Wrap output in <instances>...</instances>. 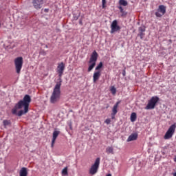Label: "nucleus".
Listing matches in <instances>:
<instances>
[{
	"label": "nucleus",
	"mask_w": 176,
	"mask_h": 176,
	"mask_svg": "<svg viewBox=\"0 0 176 176\" xmlns=\"http://www.w3.org/2000/svg\"><path fill=\"white\" fill-rule=\"evenodd\" d=\"M173 176H176V173H174Z\"/></svg>",
	"instance_id": "nucleus-37"
},
{
	"label": "nucleus",
	"mask_w": 176,
	"mask_h": 176,
	"mask_svg": "<svg viewBox=\"0 0 176 176\" xmlns=\"http://www.w3.org/2000/svg\"><path fill=\"white\" fill-rule=\"evenodd\" d=\"M144 32H139L138 36H140V39H144V36H145Z\"/></svg>",
	"instance_id": "nucleus-24"
},
{
	"label": "nucleus",
	"mask_w": 176,
	"mask_h": 176,
	"mask_svg": "<svg viewBox=\"0 0 176 176\" xmlns=\"http://www.w3.org/2000/svg\"><path fill=\"white\" fill-rule=\"evenodd\" d=\"M45 47L47 49V47H49L47 45H45Z\"/></svg>",
	"instance_id": "nucleus-38"
},
{
	"label": "nucleus",
	"mask_w": 176,
	"mask_h": 176,
	"mask_svg": "<svg viewBox=\"0 0 176 176\" xmlns=\"http://www.w3.org/2000/svg\"><path fill=\"white\" fill-rule=\"evenodd\" d=\"M3 124L4 127H6V126H10V120H4L3 121Z\"/></svg>",
	"instance_id": "nucleus-21"
},
{
	"label": "nucleus",
	"mask_w": 176,
	"mask_h": 176,
	"mask_svg": "<svg viewBox=\"0 0 176 176\" xmlns=\"http://www.w3.org/2000/svg\"><path fill=\"white\" fill-rule=\"evenodd\" d=\"M106 153H107V155H110V153L111 155H113L115 153L113 152V148L111 147V146H108L106 148Z\"/></svg>",
	"instance_id": "nucleus-18"
},
{
	"label": "nucleus",
	"mask_w": 176,
	"mask_h": 176,
	"mask_svg": "<svg viewBox=\"0 0 176 176\" xmlns=\"http://www.w3.org/2000/svg\"><path fill=\"white\" fill-rule=\"evenodd\" d=\"M119 104H120V101L117 102L112 109V113L111 115L115 116L116 113H118V107H119Z\"/></svg>",
	"instance_id": "nucleus-14"
},
{
	"label": "nucleus",
	"mask_w": 176,
	"mask_h": 176,
	"mask_svg": "<svg viewBox=\"0 0 176 176\" xmlns=\"http://www.w3.org/2000/svg\"><path fill=\"white\" fill-rule=\"evenodd\" d=\"M122 75L123 76H126V70H123Z\"/></svg>",
	"instance_id": "nucleus-32"
},
{
	"label": "nucleus",
	"mask_w": 176,
	"mask_h": 176,
	"mask_svg": "<svg viewBox=\"0 0 176 176\" xmlns=\"http://www.w3.org/2000/svg\"><path fill=\"white\" fill-rule=\"evenodd\" d=\"M102 62H100V63L98 65V67H96V71H100V69H101V68H102Z\"/></svg>",
	"instance_id": "nucleus-22"
},
{
	"label": "nucleus",
	"mask_w": 176,
	"mask_h": 176,
	"mask_svg": "<svg viewBox=\"0 0 176 176\" xmlns=\"http://www.w3.org/2000/svg\"><path fill=\"white\" fill-rule=\"evenodd\" d=\"M166 7L164 5H160L158 7L157 12H155L156 17H162L164 14H166Z\"/></svg>",
	"instance_id": "nucleus-8"
},
{
	"label": "nucleus",
	"mask_w": 176,
	"mask_h": 176,
	"mask_svg": "<svg viewBox=\"0 0 176 176\" xmlns=\"http://www.w3.org/2000/svg\"><path fill=\"white\" fill-rule=\"evenodd\" d=\"M138 31L139 32H145V26H140Z\"/></svg>",
	"instance_id": "nucleus-26"
},
{
	"label": "nucleus",
	"mask_w": 176,
	"mask_h": 176,
	"mask_svg": "<svg viewBox=\"0 0 176 176\" xmlns=\"http://www.w3.org/2000/svg\"><path fill=\"white\" fill-rule=\"evenodd\" d=\"M0 28H1V23H0Z\"/></svg>",
	"instance_id": "nucleus-39"
},
{
	"label": "nucleus",
	"mask_w": 176,
	"mask_h": 176,
	"mask_svg": "<svg viewBox=\"0 0 176 176\" xmlns=\"http://www.w3.org/2000/svg\"><path fill=\"white\" fill-rule=\"evenodd\" d=\"M100 167V157L96 158L94 164L91 166L89 169V174L91 175H94V174H97V171H98V168Z\"/></svg>",
	"instance_id": "nucleus-7"
},
{
	"label": "nucleus",
	"mask_w": 176,
	"mask_h": 176,
	"mask_svg": "<svg viewBox=\"0 0 176 176\" xmlns=\"http://www.w3.org/2000/svg\"><path fill=\"white\" fill-rule=\"evenodd\" d=\"M79 19V16L76 17V20H78Z\"/></svg>",
	"instance_id": "nucleus-35"
},
{
	"label": "nucleus",
	"mask_w": 176,
	"mask_h": 176,
	"mask_svg": "<svg viewBox=\"0 0 176 176\" xmlns=\"http://www.w3.org/2000/svg\"><path fill=\"white\" fill-rule=\"evenodd\" d=\"M69 127L70 129V130H72V122H69Z\"/></svg>",
	"instance_id": "nucleus-29"
},
{
	"label": "nucleus",
	"mask_w": 176,
	"mask_h": 176,
	"mask_svg": "<svg viewBox=\"0 0 176 176\" xmlns=\"http://www.w3.org/2000/svg\"><path fill=\"white\" fill-rule=\"evenodd\" d=\"M65 69V65L64 63H60L58 64L57 67V72L58 74L59 78H61L63 76V74H64V70Z\"/></svg>",
	"instance_id": "nucleus-11"
},
{
	"label": "nucleus",
	"mask_w": 176,
	"mask_h": 176,
	"mask_svg": "<svg viewBox=\"0 0 176 176\" xmlns=\"http://www.w3.org/2000/svg\"><path fill=\"white\" fill-rule=\"evenodd\" d=\"M14 65H15V70L16 74H20L21 72V69L23 68V57L19 56L14 59Z\"/></svg>",
	"instance_id": "nucleus-4"
},
{
	"label": "nucleus",
	"mask_w": 176,
	"mask_h": 176,
	"mask_svg": "<svg viewBox=\"0 0 176 176\" xmlns=\"http://www.w3.org/2000/svg\"><path fill=\"white\" fill-rule=\"evenodd\" d=\"M59 134H60V131H54L53 132L52 141V146H53V145H54V142H56V140H57V137H58Z\"/></svg>",
	"instance_id": "nucleus-13"
},
{
	"label": "nucleus",
	"mask_w": 176,
	"mask_h": 176,
	"mask_svg": "<svg viewBox=\"0 0 176 176\" xmlns=\"http://www.w3.org/2000/svg\"><path fill=\"white\" fill-rule=\"evenodd\" d=\"M118 9L120 10V13H122V17H126V16H127V12L124 11V10H123V7L122 6H119Z\"/></svg>",
	"instance_id": "nucleus-17"
},
{
	"label": "nucleus",
	"mask_w": 176,
	"mask_h": 176,
	"mask_svg": "<svg viewBox=\"0 0 176 176\" xmlns=\"http://www.w3.org/2000/svg\"><path fill=\"white\" fill-rule=\"evenodd\" d=\"M28 172L27 171V168L23 167L19 171V176H28Z\"/></svg>",
	"instance_id": "nucleus-16"
},
{
	"label": "nucleus",
	"mask_w": 176,
	"mask_h": 176,
	"mask_svg": "<svg viewBox=\"0 0 176 176\" xmlns=\"http://www.w3.org/2000/svg\"><path fill=\"white\" fill-rule=\"evenodd\" d=\"M111 34L120 31V27L118 25V21L114 20L111 25Z\"/></svg>",
	"instance_id": "nucleus-10"
},
{
	"label": "nucleus",
	"mask_w": 176,
	"mask_h": 176,
	"mask_svg": "<svg viewBox=\"0 0 176 176\" xmlns=\"http://www.w3.org/2000/svg\"><path fill=\"white\" fill-rule=\"evenodd\" d=\"M62 82L61 78H60L59 82H56L50 97V101L51 104H56V102H58V101H60V97L61 96V91L60 89L61 88Z\"/></svg>",
	"instance_id": "nucleus-2"
},
{
	"label": "nucleus",
	"mask_w": 176,
	"mask_h": 176,
	"mask_svg": "<svg viewBox=\"0 0 176 176\" xmlns=\"http://www.w3.org/2000/svg\"><path fill=\"white\" fill-rule=\"evenodd\" d=\"M44 12H45V13H48V12H49V8H45V9H44Z\"/></svg>",
	"instance_id": "nucleus-31"
},
{
	"label": "nucleus",
	"mask_w": 176,
	"mask_h": 176,
	"mask_svg": "<svg viewBox=\"0 0 176 176\" xmlns=\"http://www.w3.org/2000/svg\"><path fill=\"white\" fill-rule=\"evenodd\" d=\"M104 123H107V124H111V119L108 118L104 121Z\"/></svg>",
	"instance_id": "nucleus-28"
},
{
	"label": "nucleus",
	"mask_w": 176,
	"mask_h": 176,
	"mask_svg": "<svg viewBox=\"0 0 176 176\" xmlns=\"http://www.w3.org/2000/svg\"><path fill=\"white\" fill-rule=\"evenodd\" d=\"M100 76H101V72L98 71V72L94 73V76H93L94 83L97 82V80H98L100 79Z\"/></svg>",
	"instance_id": "nucleus-12"
},
{
	"label": "nucleus",
	"mask_w": 176,
	"mask_h": 176,
	"mask_svg": "<svg viewBox=\"0 0 176 176\" xmlns=\"http://www.w3.org/2000/svg\"><path fill=\"white\" fill-rule=\"evenodd\" d=\"M106 108H107V109L109 108V104H107V106Z\"/></svg>",
	"instance_id": "nucleus-34"
},
{
	"label": "nucleus",
	"mask_w": 176,
	"mask_h": 176,
	"mask_svg": "<svg viewBox=\"0 0 176 176\" xmlns=\"http://www.w3.org/2000/svg\"><path fill=\"white\" fill-rule=\"evenodd\" d=\"M159 102V97L153 96L148 101L145 109H155V107H156V104Z\"/></svg>",
	"instance_id": "nucleus-5"
},
{
	"label": "nucleus",
	"mask_w": 176,
	"mask_h": 176,
	"mask_svg": "<svg viewBox=\"0 0 176 176\" xmlns=\"http://www.w3.org/2000/svg\"><path fill=\"white\" fill-rule=\"evenodd\" d=\"M79 24H80V25H83V22H82V19H80L79 20Z\"/></svg>",
	"instance_id": "nucleus-30"
},
{
	"label": "nucleus",
	"mask_w": 176,
	"mask_h": 176,
	"mask_svg": "<svg viewBox=\"0 0 176 176\" xmlns=\"http://www.w3.org/2000/svg\"><path fill=\"white\" fill-rule=\"evenodd\" d=\"M44 0H32V3L36 10H39V9H42V6H43Z\"/></svg>",
	"instance_id": "nucleus-9"
},
{
	"label": "nucleus",
	"mask_w": 176,
	"mask_h": 176,
	"mask_svg": "<svg viewBox=\"0 0 176 176\" xmlns=\"http://www.w3.org/2000/svg\"><path fill=\"white\" fill-rule=\"evenodd\" d=\"M137 120V113H132L131 115V122H135Z\"/></svg>",
	"instance_id": "nucleus-20"
},
{
	"label": "nucleus",
	"mask_w": 176,
	"mask_h": 176,
	"mask_svg": "<svg viewBox=\"0 0 176 176\" xmlns=\"http://www.w3.org/2000/svg\"><path fill=\"white\" fill-rule=\"evenodd\" d=\"M30 103L31 96H30V95H25L23 100H19L12 109V115L23 116V115L28 113Z\"/></svg>",
	"instance_id": "nucleus-1"
},
{
	"label": "nucleus",
	"mask_w": 176,
	"mask_h": 176,
	"mask_svg": "<svg viewBox=\"0 0 176 176\" xmlns=\"http://www.w3.org/2000/svg\"><path fill=\"white\" fill-rule=\"evenodd\" d=\"M138 138V135L137 133H133L127 139V142H130L131 141H135Z\"/></svg>",
	"instance_id": "nucleus-15"
},
{
	"label": "nucleus",
	"mask_w": 176,
	"mask_h": 176,
	"mask_svg": "<svg viewBox=\"0 0 176 176\" xmlns=\"http://www.w3.org/2000/svg\"><path fill=\"white\" fill-rule=\"evenodd\" d=\"M107 176H112L111 174H108Z\"/></svg>",
	"instance_id": "nucleus-36"
},
{
	"label": "nucleus",
	"mask_w": 176,
	"mask_h": 176,
	"mask_svg": "<svg viewBox=\"0 0 176 176\" xmlns=\"http://www.w3.org/2000/svg\"><path fill=\"white\" fill-rule=\"evenodd\" d=\"M102 9L107 8V0H102Z\"/></svg>",
	"instance_id": "nucleus-25"
},
{
	"label": "nucleus",
	"mask_w": 176,
	"mask_h": 176,
	"mask_svg": "<svg viewBox=\"0 0 176 176\" xmlns=\"http://www.w3.org/2000/svg\"><path fill=\"white\" fill-rule=\"evenodd\" d=\"M175 129H176V124L175 123L172 124L166 133H165L164 138V140H170L174 135V133H175Z\"/></svg>",
	"instance_id": "nucleus-6"
},
{
	"label": "nucleus",
	"mask_w": 176,
	"mask_h": 176,
	"mask_svg": "<svg viewBox=\"0 0 176 176\" xmlns=\"http://www.w3.org/2000/svg\"><path fill=\"white\" fill-rule=\"evenodd\" d=\"M111 119H115V116L111 115Z\"/></svg>",
	"instance_id": "nucleus-33"
},
{
	"label": "nucleus",
	"mask_w": 176,
	"mask_h": 176,
	"mask_svg": "<svg viewBox=\"0 0 176 176\" xmlns=\"http://www.w3.org/2000/svg\"><path fill=\"white\" fill-rule=\"evenodd\" d=\"M62 174L63 175H68V168L65 167V168H63V170H62Z\"/></svg>",
	"instance_id": "nucleus-23"
},
{
	"label": "nucleus",
	"mask_w": 176,
	"mask_h": 176,
	"mask_svg": "<svg viewBox=\"0 0 176 176\" xmlns=\"http://www.w3.org/2000/svg\"><path fill=\"white\" fill-rule=\"evenodd\" d=\"M98 58V54L97 53V52L96 50H94L91 55V57L89 58V66L88 67V72H91L93 69V68H94L96 67V63H97V60Z\"/></svg>",
	"instance_id": "nucleus-3"
},
{
	"label": "nucleus",
	"mask_w": 176,
	"mask_h": 176,
	"mask_svg": "<svg viewBox=\"0 0 176 176\" xmlns=\"http://www.w3.org/2000/svg\"><path fill=\"white\" fill-rule=\"evenodd\" d=\"M111 91L112 94H113V95L116 94V88H115V87H112L111 88Z\"/></svg>",
	"instance_id": "nucleus-27"
},
{
	"label": "nucleus",
	"mask_w": 176,
	"mask_h": 176,
	"mask_svg": "<svg viewBox=\"0 0 176 176\" xmlns=\"http://www.w3.org/2000/svg\"><path fill=\"white\" fill-rule=\"evenodd\" d=\"M119 5H120V6H127V5H129V3L126 0H120Z\"/></svg>",
	"instance_id": "nucleus-19"
}]
</instances>
